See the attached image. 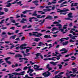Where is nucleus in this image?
Wrapping results in <instances>:
<instances>
[{"label": "nucleus", "instance_id": "nucleus-13", "mask_svg": "<svg viewBox=\"0 0 78 78\" xmlns=\"http://www.w3.org/2000/svg\"><path fill=\"white\" fill-rule=\"evenodd\" d=\"M45 45V44H43L42 42H40L38 44V46H39L40 47H41L42 45Z\"/></svg>", "mask_w": 78, "mask_h": 78}, {"label": "nucleus", "instance_id": "nucleus-12", "mask_svg": "<svg viewBox=\"0 0 78 78\" xmlns=\"http://www.w3.org/2000/svg\"><path fill=\"white\" fill-rule=\"evenodd\" d=\"M8 3V2H7L5 3V4H6V3H7V5H8L5 6L6 7H10V6H11V5H11V3Z\"/></svg>", "mask_w": 78, "mask_h": 78}, {"label": "nucleus", "instance_id": "nucleus-23", "mask_svg": "<svg viewBox=\"0 0 78 78\" xmlns=\"http://www.w3.org/2000/svg\"><path fill=\"white\" fill-rule=\"evenodd\" d=\"M67 52H68V51L66 50V49L64 51V52H62V54H64V53H67Z\"/></svg>", "mask_w": 78, "mask_h": 78}, {"label": "nucleus", "instance_id": "nucleus-51", "mask_svg": "<svg viewBox=\"0 0 78 78\" xmlns=\"http://www.w3.org/2000/svg\"><path fill=\"white\" fill-rule=\"evenodd\" d=\"M16 18L17 19L18 18H19L20 17V16H19V14H18L16 16Z\"/></svg>", "mask_w": 78, "mask_h": 78}, {"label": "nucleus", "instance_id": "nucleus-40", "mask_svg": "<svg viewBox=\"0 0 78 78\" xmlns=\"http://www.w3.org/2000/svg\"><path fill=\"white\" fill-rule=\"evenodd\" d=\"M21 48H21V47H20H20L19 46L17 47L16 48V50H19V48H21L20 50H21Z\"/></svg>", "mask_w": 78, "mask_h": 78}, {"label": "nucleus", "instance_id": "nucleus-25", "mask_svg": "<svg viewBox=\"0 0 78 78\" xmlns=\"http://www.w3.org/2000/svg\"><path fill=\"white\" fill-rule=\"evenodd\" d=\"M10 21L11 22H12L13 23H16V20L13 19H11Z\"/></svg>", "mask_w": 78, "mask_h": 78}, {"label": "nucleus", "instance_id": "nucleus-46", "mask_svg": "<svg viewBox=\"0 0 78 78\" xmlns=\"http://www.w3.org/2000/svg\"><path fill=\"white\" fill-rule=\"evenodd\" d=\"M66 50V48H63L61 50H60V51H64V50Z\"/></svg>", "mask_w": 78, "mask_h": 78}, {"label": "nucleus", "instance_id": "nucleus-63", "mask_svg": "<svg viewBox=\"0 0 78 78\" xmlns=\"http://www.w3.org/2000/svg\"><path fill=\"white\" fill-rule=\"evenodd\" d=\"M10 29H11V30H14V29H15V27H12L11 28H10Z\"/></svg>", "mask_w": 78, "mask_h": 78}, {"label": "nucleus", "instance_id": "nucleus-44", "mask_svg": "<svg viewBox=\"0 0 78 78\" xmlns=\"http://www.w3.org/2000/svg\"><path fill=\"white\" fill-rule=\"evenodd\" d=\"M16 3H17V4H18V5H20L21 3H22V1H20L18 2H17Z\"/></svg>", "mask_w": 78, "mask_h": 78}, {"label": "nucleus", "instance_id": "nucleus-33", "mask_svg": "<svg viewBox=\"0 0 78 78\" xmlns=\"http://www.w3.org/2000/svg\"><path fill=\"white\" fill-rule=\"evenodd\" d=\"M40 53H37V54H36L35 55H36V57H38V56H39V55H41Z\"/></svg>", "mask_w": 78, "mask_h": 78}, {"label": "nucleus", "instance_id": "nucleus-22", "mask_svg": "<svg viewBox=\"0 0 78 78\" xmlns=\"http://www.w3.org/2000/svg\"><path fill=\"white\" fill-rule=\"evenodd\" d=\"M21 53L23 54L24 56H28V55L26 54H25V52L23 51H21Z\"/></svg>", "mask_w": 78, "mask_h": 78}, {"label": "nucleus", "instance_id": "nucleus-42", "mask_svg": "<svg viewBox=\"0 0 78 78\" xmlns=\"http://www.w3.org/2000/svg\"><path fill=\"white\" fill-rule=\"evenodd\" d=\"M3 60V59H0V64H2V62H4V61H2Z\"/></svg>", "mask_w": 78, "mask_h": 78}, {"label": "nucleus", "instance_id": "nucleus-14", "mask_svg": "<svg viewBox=\"0 0 78 78\" xmlns=\"http://www.w3.org/2000/svg\"><path fill=\"white\" fill-rule=\"evenodd\" d=\"M55 78H62V76H61V75H55Z\"/></svg>", "mask_w": 78, "mask_h": 78}, {"label": "nucleus", "instance_id": "nucleus-30", "mask_svg": "<svg viewBox=\"0 0 78 78\" xmlns=\"http://www.w3.org/2000/svg\"><path fill=\"white\" fill-rule=\"evenodd\" d=\"M44 76H45V77H47V73L46 72H45L44 73L42 74Z\"/></svg>", "mask_w": 78, "mask_h": 78}, {"label": "nucleus", "instance_id": "nucleus-57", "mask_svg": "<svg viewBox=\"0 0 78 78\" xmlns=\"http://www.w3.org/2000/svg\"><path fill=\"white\" fill-rule=\"evenodd\" d=\"M63 61L64 62H67V61H69V59H66V60H64Z\"/></svg>", "mask_w": 78, "mask_h": 78}, {"label": "nucleus", "instance_id": "nucleus-8", "mask_svg": "<svg viewBox=\"0 0 78 78\" xmlns=\"http://www.w3.org/2000/svg\"><path fill=\"white\" fill-rule=\"evenodd\" d=\"M29 19H30L29 20V22H32V20L31 19H34V20L35 19H36L37 18H36L34 17H32L29 18Z\"/></svg>", "mask_w": 78, "mask_h": 78}, {"label": "nucleus", "instance_id": "nucleus-10", "mask_svg": "<svg viewBox=\"0 0 78 78\" xmlns=\"http://www.w3.org/2000/svg\"><path fill=\"white\" fill-rule=\"evenodd\" d=\"M44 37L45 38V39H48V38L51 39V37H50V35H45L44 36Z\"/></svg>", "mask_w": 78, "mask_h": 78}, {"label": "nucleus", "instance_id": "nucleus-47", "mask_svg": "<svg viewBox=\"0 0 78 78\" xmlns=\"http://www.w3.org/2000/svg\"><path fill=\"white\" fill-rule=\"evenodd\" d=\"M64 72H62L60 73H59V75H62V74H64Z\"/></svg>", "mask_w": 78, "mask_h": 78}, {"label": "nucleus", "instance_id": "nucleus-5", "mask_svg": "<svg viewBox=\"0 0 78 78\" xmlns=\"http://www.w3.org/2000/svg\"><path fill=\"white\" fill-rule=\"evenodd\" d=\"M25 71H23L22 72H21L20 73H16V75H18L19 76V75H25V74L24 73H25Z\"/></svg>", "mask_w": 78, "mask_h": 78}, {"label": "nucleus", "instance_id": "nucleus-2", "mask_svg": "<svg viewBox=\"0 0 78 78\" xmlns=\"http://www.w3.org/2000/svg\"><path fill=\"white\" fill-rule=\"evenodd\" d=\"M11 58V57H8L7 58H5V61H6V62H7V63H8L9 64H11V62L9 61H8L9 59Z\"/></svg>", "mask_w": 78, "mask_h": 78}, {"label": "nucleus", "instance_id": "nucleus-37", "mask_svg": "<svg viewBox=\"0 0 78 78\" xmlns=\"http://www.w3.org/2000/svg\"><path fill=\"white\" fill-rule=\"evenodd\" d=\"M53 24H59V22L55 21L53 23Z\"/></svg>", "mask_w": 78, "mask_h": 78}, {"label": "nucleus", "instance_id": "nucleus-61", "mask_svg": "<svg viewBox=\"0 0 78 78\" xmlns=\"http://www.w3.org/2000/svg\"><path fill=\"white\" fill-rule=\"evenodd\" d=\"M33 45H32V47H34L36 46V43L35 42L33 43Z\"/></svg>", "mask_w": 78, "mask_h": 78}, {"label": "nucleus", "instance_id": "nucleus-39", "mask_svg": "<svg viewBox=\"0 0 78 78\" xmlns=\"http://www.w3.org/2000/svg\"><path fill=\"white\" fill-rule=\"evenodd\" d=\"M21 70V69L20 68H18L17 69H16V72H19V71H20Z\"/></svg>", "mask_w": 78, "mask_h": 78}, {"label": "nucleus", "instance_id": "nucleus-59", "mask_svg": "<svg viewBox=\"0 0 78 78\" xmlns=\"http://www.w3.org/2000/svg\"><path fill=\"white\" fill-rule=\"evenodd\" d=\"M69 42H74L75 41H73L72 39H70L69 41Z\"/></svg>", "mask_w": 78, "mask_h": 78}, {"label": "nucleus", "instance_id": "nucleus-15", "mask_svg": "<svg viewBox=\"0 0 78 78\" xmlns=\"http://www.w3.org/2000/svg\"><path fill=\"white\" fill-rule=\"evenodd\" d=\"M69 43V41H67L65 42H63L62 43V44L63 45H67Z\"/></svg>", "mask_w": 78, "mask_h": 78}, {"label": "nucleus", "instance_id": "nucleus-43", "mask_svg": "<svg viewBox=\"0 0 78 78\" xmlns=\"http://www.w3.org/2000/svg\"><path fill=\"white\" fill-rule=\"evenodd\" d=\"M67 14V12H65L63 13H60V15H66Z\"/></svg>", "mask_w": 78, "mask_h": 78}, {"label": "nucleus", "instance_id": "nucleus-18", "mask_svg": "<svg viewBox=\"0 0 78 78\" xmlns=\"http://www.w3.org/2000/svg\"><path fill=\"white\" fill-rule=\"evenodd\" d=\"M65 20H71V21H72L73 20L72 19H70V18L68 17V18H66L65 19Z\"/></svg>", "mask_w": 78, "mask_h": 78}, {"label": "nucleus", "instance_id": "nucleus-19", "mask_svg": "<svg viewBox=\"0 0 78 78\" xmlns=\"http://www.w3.org/2000/svg\"><path fill=\"white\" fill-rule=\"evenodd\" d=\"M30 47H22L21 48V50H23V49H26V48H30Z\"/></svg>", "mask_w": 78, "mask_h": 78}, {"label": "nucleus", "instance_id": "nucleus-28", "mask_svg": "<svg viewBox=\"0 0 78 78\" xmlns=\"http://www.w3.org/2000/svg\"><path fill=\"white\" fill-rule=\"evenodd\" d=\"M77 69H78L77 68L73 69L72 70H73V72H76V71H77Z\"/></svg>", "mask_w": 78, "mask_h": 78}, {"label": "nucleus", "instance_id": "nucleus-56", "mask_svg": "<svg viewBox=\"0 0 78 78\" xmlns=\"http://www.w3.org/2000/svg\"><path fill=\"white\" fill-rule=\"evenodd\" d=\"M48 69V71H50V70H52V68L51 67H49Z\"/></svg>", "mask_w": 78, "mask_h": 78}, {"label": "nucleus", "instance_id": "nucleus-21", "mask_svg": "<svg viewBox=\"0 0 78 78\" xmlns=\"http://www.w3.org/2000/svg\"><path fill=\"white\" fill-rule=\"evenodd\" d=\"M27 44L24 43L22 44L21 45H20V47L22 48L23 47H25L26 46H27Z\"/></svg>", "mask_w": 78, "mask_h": 78}, {"label": "nucleus", "instance_id": "nucleus-6", "mask_svg": "<svg viewBox=\"0 0 78 78\" xmlns=\"http://www.w3.org/2000/svg\"><path fill=\"white\" fill-rule=\"evenodd\" d=\"M72 14H73L71 12H69L68 14V17H69L70 18H73V16H72Z\"/></svg>", "mask_w": 78, "mask_h": 78}, {"label": "nucleus", "instance_id": "nucleus-36", "mask_svg": "<svg viewBox=\"0 0 78 78\" xmlns=\"http://www.w3.org/2000/svg\"><path fill=\"white\" fill-rule=\"evenodd\" d=\"M4 9L5 11V12H8V9L6 8H4Z\"/></svg>", "mask_w": 78, "mask_h": 78}, {"label": "nucleus", "instance_id": "nucleus-20", "mask_svg": "<svg viewBox=\"0 0 78 78\" xmlns=\"http://www.w3.org/2000/svg\"><path fill=\"white\" fill-rule=\"evenodd\" d=\"M36 11H35L33 13V14L32 15V16H36L37 15V14H36Z\"/></svg>", "mask_w": 78, "mask_h": 78}, {"label": "nucleus", "instance_id": "nucleus-26", "mask_svg": "<svg viewBox=\"0 0 78 78\" xmlns=\"http://www.w3.org/2000/svg\"><path fill=\"white\" fill-rule=\"evenodd\" d=\"M28 7H29V6H24L22 7V8H28Z\"/></svg>", "mask_w": 78, "mask_h": 78}, {"label": "nucleus", "instance_id": "nucleus-9", "mask_svg": "<svg viewBox=\"0 0 78 78\" xmlns=\"http://www.w3.org/2000/svg\"><path fill=\"white\" fill-rule=\"evenodd\" d=\"M22 55L20 54H16L15 55V58H22Z\"/></svg>", "mask_w": 78, "mask_h": 78}, {"label": "nucleus", "instance_id": "nucleus-54", "mask_svg": "<svg viewBox=\"0 0 78 78\" xmlns=\"http://www.w3.org/2000/svg\"><path fill=\"white\" fill-rule=\"evenodd\" d=\"M64 0H60L59 1H58V3H61L62 2L64 1Z\"/></svg>", "mask_w": 78, "mask_h": 78}, {"label": "nucleus", "instance_id": "nucleus-64", "mask_svg": "<svg viewBox=\"0 0 78 78\" xmlns=\"http://www.w3.org/2000/svg\"><path fill=\"white\" fill-rule=\"evenodd\" d=\"M11 41H5V44H8L9 43H11Z\"/></svg>", "mask_w": 78, "mask_h": 78}, {"label": "nucleus", "instance_id": "nucleus-29", "mask_svg": "<svg viewBox=\"0 0 78 78\" xmlns=\"http://www.w3.org/2000/svg\"><path fill=\"white\" fill-rule=\"evenodd\" d=\"M31 66H29V70L31 72H33L34 70H33V69H31Z\"/></svg>", "mask_w": 78, "mask_h": 78}, {"label": "nucleus", "instance_id": "nucleus-60", "mask_svg": "<svg viewBox=\"0 0 78 78\" xmlns=\"http://www.w3.org/2000/svg\"><path fill=\"white\" fill-rule=\"evenodd\" d=\"M58 73H59L58 71H56L55 72V75H56Z\"/></svg>", "mask_w": 78, "mask_h": 78}, {"label": "nucleus", "instance_id": "nucleus-24", "mask_svg": "<svg viewBox=\"0 0 78 78\" xmlns=\"http://www.w3.org/2000/svg\"><path fill=\"white\" fill-rule=\"evenodd\" d=\"M47 72L48 73V74H46V76L47 77H48V76H50V75L51 74V73L49 72V71H47Z\"/></svg>", "mask_w": 78, "mask_h": 78}, {"label": "nucleus", "instance_id": "nucleus-38", "mask_svg": "<svg viewBox=\"0 0 78 78\" xmlns=\"http://www.w3.org/2000/svg\"><path fill=\"white\" fill-rule=\"evenodd\" d=\"M29 67L27 66H25L23 69V70H27V69L28 68H29Z\"/></svg>", "mask_w": 78, "mask_h": 78}, {"label": "nucleus", "instance_id": "nucleus-62", "mask_svg": "<svg viewBox=\"0 0 78 78\" xmlns=\"http://www.w3.org/2000/svg\"><path fill=\"white\" fill-rule=\"evenodd\" d=\"M71 10H72V11H73L74 10H75V9L74 8H72L71 9Z\"/></svg>", "mask_w": 78, "mask_h": 78}, {"label": "nucleus", "instance_id": "nucleus-3", "mask_svg": "<svg viewBox=\"0 0 78 78\" xmlns=\"http://www.w3.org/2000/svg\"><path fill=\"white\" fill-rule=\"evenodd\" d=\"M67 38H62L61 39L59 40V41H61V42H64V40H63V39H65L66 40H69V37H66Z\"/></svg>", "mask_w": 78, "mask_h": 78}, {"label": "nucleus", "instance_id": "nucleus-16", "mask_svg": "<svg viewBox=\"0 0 78 78\" xmlns=\"http://www.w3.org/2000/svg\"><path fill=\"white\" fill-rule=\"evenodd\" d=\"M58 66H59V69H62V65L61 64H58Z\"/></svg>", "mask_w": 78, "mask_h": 78}, {"label": "nucleus", "instance_id": "nucleus-41", "mask_svg": "<svg viewBox=\"0 0 78 78\" xmlns=\"http://www.w3.org/2000/svg\"><path fill=\"white\" fill-rule=\"evenodd\" d=\"M25 37H22V38L21 39V41H23L24 40H25Z\"/></svg>", "mask_w": 78, "mask_h": 78}, {"label": "nucleus", "instance_id": "nucleus-58", "mask_svg": "<svg viewBox=\"0 0 78 78\" xmlns=\"http://www.w3.org/2000/svg\"><path fill=\"white\" fill-rule=\"evenodd\" d=\"M72 23H71L69 24V27H72L73 26V25H72Z\"/></svg>", "mask_w": 78, "mask_h": 78}, {"label": "nucleus", "instance_id": "nucleus-35", "mask_svg": "<svg viewBox=\"0 0 78 78\" xmlns=\"http://www.w3.org/2000/svg\"><path fill=\"white\" fill-rule=\"evenodd\" d=\"M11 38H12L13 39H15V36H11L10 37V39H11Z\"/></svg>", "mask_w": 78, "mask_h": 78}, {"label": "nucleus", "instance_id": "nucleus-53", "mask_svg": "<svg viewBox=\"0 0 78 78\" xmlns=\"http://www.w3.org/2000/svg\"><path fill=\"white\" fill-rule=\"evenodd\" d=\"M27 12H28V11H27V10H26V11H24L23 12V14H26V13H27Z\"/></svg>", "mask_w": 78, "mask_h": 78}, {"label": "nucleus", "instance_id": "nucleus-48", "mask_svg": "<svg viewBox=\"0 0 78 78\" xmlns=\"http://www.w3.org/2000/svg\"><path fill=\"white\" fill-rule=\"evenodd\" d=\"M30 62L31 65H33V64H34V63L32 61H30Z\"/></svg>", "mask_w": 78, "mask_h": 78}, {"label": "nucleus", "instance_id": "nucleus-31", "mask_svg": "<svg viewBox=\"0 0 78 78\" xmlns=\"http://www.w3.org/2000/svg\"><path fill=\"white\" fill-rule=\"evenodd\" d=\"M30 50L29 49H27L26 50V53H28V52L30 51Z\"/></svg>", "mask_w": 78, "mask_h": 78}, {"label": "nucleus", "instance_id": "nucleus-49", "mask_svg": "<svg viewBox=\"0 0 78 78\" xmlns=\"http://www.w3.org/2000/svg\"><path fill=\"white\" fill-rule=\"evenodd\" d=\"M27 25L23 26L22 27V28L23 29H24V28H27Z\"/></svg>", "mask_w": 78, "mask_h": 78}, {"label": "nucleus", "instance_id": "nucleus-45", "mask_svg": "<svg viewBox=\"0 0 78 78\" xmlns=\"http://www.w3.org/2000/svg\"><path fill=\"white\" fill-rule=\"evenodd\" d=\"M1 29H2V30H6V29H7V27H3L1 28Z\"/></svg>", "mask_w": 78, "mask_h": 78}, {"label": "nucleus", "instance_id": "nucleus-34", "mask_svg": "<svg viewBox=\"0 0 78 78\" xmlns=\"http://www.w3.org/2000/svg\"><path fill=\"white\" fill-rule=\"evenodd\" d=\"M58 30V29L56 28L55 27H53L52 29H51V30L52 31H55V30Z\"/></svg>", "mask_w": 78, "mask_h": 78}, {"label": "nucleus", "instance_id": "nucleus-55", "mask_svg": "<svg viewBox=\"0 0 78 78\" xmlns=\"http://www.w3.org/2000/svg\"><path fill=\"white\" fill-rule=\"evenodd\" d=\"M14 45L13 44L10 47V49H12V48H14Z\"/></svg>", "mask_w": 78, "mask_h": 78}, {"label": "nucleus", "instance_id": "nucleus-27", "mask_svg": "<svg viewBox=\"0 0 78 78\" xmlns=\"http://www.w3.org/2000/svg\"><path fill=\"white\" fill-rule=\"evenodd\" d=\"M38 2H39V1L37 0H36L32 2V3H34V4L35 3H38Z\"/></svg>", "mask_w": 78, "mask_h": 78}, {"label": "nucleus", "instance_id": "nucleus-32", "mask_svg": "<svg viewBox=\"0 0 78 78\" xmlns=\"http://www.w3.org/2000/svg\"><path fill=\"white\" fill-rule=\"evenodd\" d=\"M37 18H38V19H41V15H37Z\"/></svg>", "mask_w": 78, "mask_h": 78}, {"label": "nucleus", "instance_id": "nucleus-50", "mask_svg": "<svg viewBox=\"0 0 78 78\" xmlns=\"http://www.w3.org/2000/svg\"><path fill=\"white\" fill-rule=\"evenodd\" d=\"M5 14V13L3 12H0V16L3 15Z\"/></svg>", "mask_w": 78, "mask_h": 78}, {"label": "nucleus", "instance_id": "nucleus-11", "mask_svg": "<svg viewBox=\"0 0 78 78\" xmlns=\"http://www.w3.org/2000/svg\"><path fill=\"white\" fill-rule=\"evenodd\" d=\"M6 33L5 32H3L2 34V35H4L5 36L2 37H8V36L6 35Z\"/></svg>", "mask_w": 78, "mask_h": 78}, {"label": "nucleus", "instance_id": "nucleus-7", "mask_svg": "<svg viewBox=\"0 0 78 78\" xmlns=\"http://www.w3.org/2000/svg\"><path fill=\"white\" fill-rule=\"evenodd\" d=\"M50 19V20H52V19H53V17L51 16L48 15V16H47L46 18H45V19Z\"/></svg>", "mask_w": 78, "mask_h": 78}, {"label": "nucleus", "instance_id": "nucleus-17", "mask_svg": "<svg viewBox=\"0 0 78 78\" xmlns=\"http://www.w3.org/2000/svg\"><path fill=\"white\" fill-rule=\"evenodd\" d=\"M41 39H39V38H35L34 39V41H35L36 42H38L39 41H40Z\"/></svg>", "mask_w": 78, "mask_h": 78}, {"label": "nucleus", "instance_id": "nucleus-4", "mask_svg": "<svg viewBox=\"0 0 78 78\" xmlns=\"http://www.w3.org/2000/svg\"><path fill=\"white\" fill-rule=\"evenodd\" d=\"M33 35H34V36H35V37H40V36H42L43 34H42L40 33H38V34H37V35H36V34H33Z\"/></svg>", "mask_w": 78, "mask_h": 78}, {"label": "nucleus", "instance_id": "nucleus-1", "mask_svg": "<svg viewBox=\"0 0 78 78\" xmlns=\"http://www.w3.org/2000/svg\"><path fill=\"white\" fill-rule=\"evenodd\" d=\"M69 11V10L68 9H67L65 10H62L57 11V12H60L62 13V12H67V11Z\"/></svg>", "mask_w": 78, "mask_h": 78}, {"label": "nucleus", "instance_id": "nucleus-52", "mask_svg": "<svg viewBox=\"0 0 78 78\" xmlns=\"http://www.w3.org/2000/svg\"><path fill=\"white\" fill-rule=\"evenodd\" d=\"M49 67H50V64H48L46 66L47 69H48V68H49Z\"/></svg>", "mask_w": 78, "mask_h": 78}]
</instances>
